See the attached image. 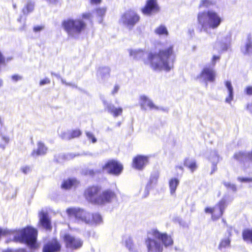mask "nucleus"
Wrapping results in <instances>:
<instances>
[{
	"label": "nucleus",
	"mask_w": 252,
	"mask_h": 252,
	"mask_svg": "<svg viewBox=\"0 0 252 252\" xmlns=\"http://www.w3.org/2000/svg\"><path fill=\"white\" fill-rule=\"evenodd\" d=\"M173 47V45H170L160 50L158 53H149L145 64L149 65L155 71H170L173 66L175 59Z\"/></svg>",
	"instance_id": "1"
},
{
	"label": "nucleus",
	"mask_w": 252,
	"mask_h": 252,
	"mask_svg": "<svg viewBox=\"0 0 252 252\" xmlns=\"http://www.w3.org/2000/svg\"><path fill=\"white\" fill-rule=\"evenodd\" d=\"M222 21L220 13L213 9L200 11L197 14L198 29L207 33H210L211 30L217 29Z\"/></svg>",
	"instance_id": "2"
},
{
	"label": "nucleus",
	"mask_w": 252,
	"mask_h": 252,
	"mask_svg": "<svg viewBox=\"0 0 252 252\" xmlns=\"http://www.w3.org/2000/svg\"><path fill=\"white\" fill-rule=\"evenodd\" d=\"M173 240L166 233H161L157 229L152 231L145 241L148 252H162L165 247L172 246Z\"/></svg>",
	"instance_id": "3"
},
{
	"label": "nucleus",
	"mask_w": 252,
	"mask_h": 252,
	"mask_svg": "<svg viewBox=\"0 0 252 252\" xmlns=\"http://www.w3.org/2000/svg\"><path fill=\"white\" fill-rule=\"evenodd\" d=\"M66 212L70 221L77 223H89L93 220L95 223L99 224L102 220L101 216L98 214L91 215L83 209L79 208H69Z\"/></svg>",
	"instance_id": "4"
},
{
	"label": "nucleus",
	"mask_w": 252,
	"mask_h": 252,
	"mask_svg": "<svg viewBox=\"0 0 252 252\" xmlns=\"http://www.w3.org/2000/svg\"><path fill=\"white\" fill-rule=\"evenodd\" d=\"M62 26L68 35L75 38L85 29L86 24L81 19H72L64 20Z\"/></svg>",
	"instance_id": "5"
},
{
	"label": "nucleus",
	"mask_w": 252,
	"mask_h": 252,
	"mask_svg": "<svg viewBox=\"0 0 252 252\" xmlns=\"http://www.w3.org/2000/svg\"><path fill=\"white\" fill-rule=\"evenodd\" d=\"M219 58V56H214L212 61V64L205 65L201 72L196 76V80L201 83H204L206 85L208 82H214L216 78V71L214 66L216 61Z\"/></svg>",
	"instance_id": "6"
},
{
	"label": "nucleus",
	"mask_w": 252,
	"mask_h": 252,
	"mask_svg": "<svg viewBox=\"0 0 252 252\" xmlns=\"http://www.w3.org/2000/svg\"><path fill=\"white\" fill-rule=\"evenodd\" d=\"M139 20V16L135 11L128 10L122 16L120 22L129 29H131Z\"/></svg>",
	"instance_id": "7"
},
{
	"label": "nucleus",
	"mask_w": 252,
	"mask_h": 252,
	"mask_svg": "<svg viewBox=\"0 0 252 252\" xmlns=\"http://www.w3.org/2000/svg\"><path fill=\"white\" fill-rule=\"evenodd\" d=\"M226 206L225 199L222 198L214 208L207 207L205 208V211L206 213L212 214V219L216 220L222 216Z\"/></svg>",
	"instance_id": "8"
},
{
	"label": "nucleus",
	"mask_w": 252,
	"mask_h": 252,
	"mask_svg": "<svg viewBox=\"0 0 252 252\" xmlns=\"http://www.w3.org/2000/svg\"><path fill=\"white\" fill-rule=\"evenodd\" d=\"M63 240L66 247L71 250H77L82 247L83 241L78 237H75L69 234L64 235Z\"/></svg>",
	"instance_id": "9"
},
{
	"label": "nucleus",
	"mask_w": 252,
	"mask_h": 252,
	"mask_svg": "<svg viewBox=\"0 0 252 252\" xmlns=\"http://www.w3.org/2000/svg\"><path fill=\"white\" fill-rule=\"evenodd\" d=\"M139 104L142 110H146L149 108L150 110H159L164 112L168 111V109L166 108L156 106L151 99L145 95H142L140 96Z\"/></svg>",
	"instance_id": "10"
},
{
	"label": "nucleus",
	"mask_w": 252,
	"mask_h": 252,
	"mask_svg": "<svg viewBox=\"0 0 252 252\" xmlns=\"http://www.w3.org/2000/svg\"><path fill=\"white\" fill-rule=\"evenodd\" d=\"M103 170H105L109 173L118 175H119L123 170L122 165L114 160L108 161L104 166H102Z\"/></svg>",
	"instance_id": "11"
},
{
	"label": "nucleus",
	"mask_w": 252,
	"mask_h": 252,
	"mask_svg": "<svg viewBox=\"0 0 252 252\" xmlns=\"http://www.w3.org/2000/svg\"><path fill=\"white\" fill-rule=\"evenodd\" d=\"M115 193L110 189H106L100 192L97 198L95 204L105 205L110 203L115 198Z\"/></svg>",
	"instance_id": "12"
},
{
	"label": "nucleus",
	"mask_w": 252,
	"mask_h": 252,
	"mask_svg": "<svg viewBox=\"0 0 252 252\" xmlns=\"http://www.w3.org/2000/svg\"><path fill=\"white\" fill-rule=\"evenodd\" d=\"M101 191V188L98 186H93L88 188L85 191L86 199L92 203L95 204Z\"/></svg>",
	"instance_id": "13"
},
{
	"label": "nucleus",
	"mask_w": 252,
	"mask_h": 252,
	"mask_svg": "<svg viewBox=\"0 0 252 252\" xmlns=\"http://www.w3.org/2000/svg\"><path fill=\"white\" fill-rule=\"evenodd\" d=\"M159 11V7L157 3V0H148L146 4L142 8V11L144 14L150 15L156 13Z\"/></svg>",
	"instance_id": "14"
},
{
	"label": "nucleus",
	"mask_w": 252,
	"mask_h": 252,
	"mask_svg": "<svg viewBox=\"0 0 252 252\" xmlns=\"http://www.w3.org/2000/svg\"><path fill=\"white\" fill-rule=\"evenodd\" d=\"M149 157L138 155L133 159L132 165L138 170H142L148 163Z\"/></svg>",
	"instance_id": "15"
},
{
	"label": "nucleus",
	"mask_w": 252,
	"mask_h": 252,
	"mask_svg": "<svg viewBox=\"0 0 252 252\" xmlns=\"http://www.w3.org/2000/svg\"><path fill=\"white\" fill-rule=\"evenodd\" d=\"M104 109L109 113L111 114L114 117H117L122 115L123 109L121 107L116 108L113 104L107 102L104 99H102Z\"/></svg>",
	"instance_id": "16"
},
{
	"label": "nucleus",
	"mask_w": 252,
	"mask_h": 252,
	"mask_svg": "<svg viewBox=\"0 0 252 252\" xmlns=\"http://www.w3.org/2000/svg\"><path fill=\"white\" fill-rule=\"evenodd\" d=\"M231 39V34L227 33L220 41L217 42L215 44V48L219 51H226L228 48Z\"/></svg>",
	"instance_id": "17"
},
{
	"label": "nucleus",
	"mask_w": 252,
	"mask_h": 252,
	"mask_svg": "<svg viewBox=\"0 0 252 252\" xmlns=\"http://www.w3.org/2000/svg\"><path fill=\"white\" fill-rule=\"evenodd\" d=\"M158 178V173H155L151 175L150 180L145 187L143 195L144 197H147L149 194L150 190L156 186Z\"/></svg>",
	"instance_id": "18"
},
{
	"label": "nucleus",
	"mask_w": 252,
	"mask_h": 252,
	"mask_svg": "<svg viewBox=\"0 0 252 252\" xmlns=\"http://www.w3.org/2000/svg\"><path fill=\"white\" fill-rule=\"evenodd\" d=\"M61 249V245L57 239H53L44 245L43 252H56Z\"/></svg>",
	"instance_id": "19"
},
{
	"label": "nucleus",
	"mask_w": 252,
	"mask_h": 252,
	"mask_svg": "<svg viewBox=\"0 0 252 252\" xmlns=\"http://www.w3.org/2000/svg\"><path fill=\"white\" fill-rule=\"evenodd\" d=\"M241 50L245 55L251 56L252 55V38L251 34L248 35L244 45L241 48Z\"/></svg>",
	"instance_id": "20"
},
{
	"label": "nucleus",
	"mask_w": 252,
	"mask_h": 252,
	"mask_svg": "<svg viewBox=\"0 0 252 252\" xmlns=\"http://www.w3.org/2000/svg\"><path fill=\"white\" fill-rule=\"evenodd\" d=\"M39 223L44 228L46 229H51V225L50 220L48 218L47 213L41 211L39 213Z\"/></svg>",
	"instance_id": "21"
},
{
	"label": "nucleus",
	"mask_w": 252,
	"mask_h": 252,
	"mask_svg": "<svg viewBox=\"0 0 252 252\" xmlns=\"http://www.w3.org/2000/svg\"><path fill=\"white\" fill-rule=\"evenodd\" d=\"M122 243L130 252H139L138 249L133 243L131 237L127 235H125L122 240Z\"/></svg>",
	"instance_id": "22"
},
{
	"label": "nucleus",
	"mask_w": 252,
	"mask_h": 252,
	"mask_svg": "<svg viewBox=\"0 0 252 252\" xmlns=\"http://www.w3.org/2000/svg\"><path fill=\"white\" fill-rule=\"evenodd\" d=\"M37 149L33 150L32 153L33 157L43 156L47 153L48 148L42 141H38Z\"/></svg>",
	"instance_id": "23"
},
{
	"label": "nucleus",
	"mask_w": 252,
	"mask_h": 252,
	"mask_svg": "<svg viewBox=\"0 0 252 252\" xmlns=\"http://www.w3.org/2000/svg\"><path fill=\"white\" fill-rule=\"evenodd\" d=\"M128 52L129 56L136 60L141 59L145 54L144 51L141 49H130Z\"/></svg>",
	"instance_id": "24"
},
{
	"label": "nucleus",
	"mask_w": 252,
	"mask_h": 252,
	"mask_svg": "<svg viewBox=\"0 0 252 252\" xmlns=\"http://www.w3.org/2000/svg\"><path fill=\"white\" fill-rule=\"evenodd\" d=\"M234 158L239 161L251 160H252V151L251 153L244 152L237 153L234 155Z\"/></svg>",
	"instance_id": "25"
},
{
	"label": "nucleus",
	"mask_w": 252,
	"mask_h": 252,
	"mask_svg": "<svg viewBox=\"0 0 252 252\" xmlns=\"http://www.w3.org/2000/svg\"><path fill=\"white\" fill-rule=\"evenodd\" d=\"M220 0H201L199 7L200 8H210L213 6H215L216 8H219L217 3Z\"/></svg>",
	"instance_id": "26"
},
{
	"label": "nucleus",
	"mask_w": 252,
	"mask_h": 252,
	"mask_svg": "<svg viewBox=\"0 0 252 252\" xmlns=\"http://www.w3.org/2000/svg\"><path fill=\"white\" fill-rule=\"evenodd\" d=\"M180 183L178 179L172 178L169 181V187L171 195L175 196L176 195V190Z\"/></svg>",
	"instance_id": "27"
},
{
	"label": "nucleus",
	"mask_w": 252,
	"mask_h": 252,
	"mask_svg": "<svg viewBox=\"0 0 252 252\" xmlns=\"http://www.w3.org/2000/svg\"><path fill=\"white\" fill-rule=\"evenodd\" d=\"M154 33L159 36H167L169 34L166 27L162 24L155 28Z\"/></svg>",
	"instance_id": "28"
},
{
	"label": "nucleus",
	"mask_w": 252,
	"mask_h": 252,
	"mask_svg": "<svg viewBox=\"0 0 252 252\" xmlns=\"http://www.w3.org/2000/svg\"><path fill=\"white\" fill-rule=\"evenodd\" d=\"M225 86L228 90V96L225 98V102L230 104L233 99V88L230 81H226L225 82Z\"/></svg>",
	"instance_id": "29"
},
{
	"label": "nucleus",
	"mask_w": 252,
	"mask_h": 252,
	"mask_svg": "<svg viewBox=\"0 0 252 252\" xmlns=\"http://www.w3.org/2000/svg\"><path fill=\"white\" fill-rule=\"evenodd\" d=\"M78 184L77 181L75 179H69L63 181L62 184V188L67 189L72 187H75Z\"/></svg>",
	"instance_id": "30"
},
{
	"label": "nucleus",
	"mask_w": 252,
	"mask_h": 252,
	"mask_svg": "<svg viewBox=\"0 0 252 252\" xmlns=\"http://www.w3.org/2000/svg\"><path fill=\"white\" fill-rule=\"evenodd\" d=\"M184 165L188 167L191 172H194L197 168L196 161L193 159L186 158L184 162Z\"/></svg>",
	"instance_id": "31"
},
{
	"label": "nucleus",
	"mask_w": 252,
	"mask_h": 252,
	"mask_svg": "<svg viewBox=\"0 0 252 252\" xmlns=\"http://www.w3.org/2000/svg\"><path fill=\"white\" fill-rule=\"evenodd\" d=\"M110 69L109 67L104 66L100 67L97 71V75L102 78H105L109 74Z\"/></svg>",
	"instance_id": "32"
},
{
	"label": "nucleus",
	"mask_w": 252,
	"mask_h": 252,
	"mask_svg": "<svg viewBox=\"0 0 252 252\" xmlns=\"http://www.w3.org/2000/svg\"><path fill=\"white\" fill-rule=\"evenodd\" d=\"M209 159L212 163L217 164L220 160V157L217 151L216 150L212 151L210 152Z\"/></svg>",
	"instance_id": "33"
},
{
	"label": "nucleus",
	"mask_w": 252,
	"mask_h": 252,
	"mask_svg": "<svg viewBox=\"0 0 252 252\" xmlns=\"http://www.w3.org/2000/svg\"><path fill=\"white\" fill-rule=\"evenodd\" d=\"M243 239L247 242L252 243V229H246L243 231Z\"/></svg>",
	"instance_id": "34"
},
{
	"label": "nucleus",
	"mask_w": 252,
	"mask_h": 252,
	"mask_svg": "<svg viewBox=\"0 0 252 252\" xmlns=\"http://www.w3.org/2000/svg\"><path fill=\"white\" fill-rule=\"evenodd\" d=\"M230 242L231 240L229 238L222 239L219 245V249L221 250L223 248H228L230 245Z\"/></svg>",
	"instance_id": "35"
},
{
	"label": "nucleus",
	"mask_w": 252,
	"mask_h": 252,
	"mask_svg": "<svg viewBox=\"0 0 252 252\" xmlns=\"http://www.w3.org/2000/svg\"><path fill=\"white\" fill-rule=\"evenodd\" d=\"M34 9V3L32 2H28L25 8L23 9V12L24 15H27L32 11Z\"/></svg>",
	"instance_id": "36"
},
{
	"label": "nucleus",
	"mask_w": 252,
	"mask_h": 252,
	"mask_svg": "<svg viewBox=\"0 0 252 252\" xmlns=\"http://www.w3.org/2000/svg\"><path fill=\"white\" fill-rule=\"evenodd\" d=\"M70 130L65 131H61L60 133V136L63 139L65 140H69L71 139V136H70Z\"/></svg>",
	"instance_id": "37"
},
{
	"label": "nucleus",
	"mask_w": 252,
	"mask_h": 252,
	"mask_svg": "<svg viewBox=\"0 0 252 252\" xmlns=\"http://www.w3.org/2000/svg\"><path fill=\"white\" fill-rule=\"evenodd\" d=\"M86 135L90 141H91L93 143H95L97 141V139L95 137L94 133L90 131H86Z\"/></svg>",
	"instance_id": "38"
},
{
	"label": "nucleus",
	"mask_w": 252,
	"mask_h": 252,
	"mask_svg": "<svg viewBox=\"0 0 252 252\" xmlns=\"http://www.w3.org/2000/svg\"><path fill=\"white\" fill-rule=\"evenodd\" d=\"M70 136H71V138H74L79 136L81 134V131L78 129H76L72 131H70Z\"/></svg>",
	"instance_id": "39"
},
{
	"label": "nucleus",
	"mask_w": 252,
	"mask_h": 252,
	"mask_svg": "<svg viewBox=\"0 0 252 252\" xmlns=\"http://www.w3.org/2000/svg\"><path fill=\"white\" fill-rule=\"evenodd\" d=\"M237 180L240 182L242 183H250L252 182V177L248 178V177H239L237 178Z\"/></svg>",
	"instance_id": "40"
},
{
	"label": "nucleus",
	"mask_w": 252,
	"mask_h": 252,
	"mask_svg": "<svg viewBox=\"0 0 252 252\" xmlns=\"http://www.w3.org/2000/svg\"><path fill=\"white\" fill-rule=\"evenodd\" d=\"M223 184L226 187L231 189V190H232L234 191H235L237 190L236 187L234 184H231L230 183H227V182H224Z\"/></svg>",
	"instance_id": "41"
},
{
	"label": "nucleus",
	"mask_w": 252,
	"mask_h": 252,
	"mask_svg": "<svg viewBox=\"0 0 252 252\" xmlns=\"http://www.w3.org/2000/svg\"><path fill=\"white\" fill-rule=\"evenodd\" d=\"M106 9L105 8H98L96 10L97 15L101 17L105 15Z\"/></svg>",
	"instance_id": "42"
},
{
	"label": "nucleus",
	"mask_w": 252,
	"mask_h": 252,
	"mask_svg": "<svg viewBox=\"0 0 252 252\" xmlns=\"http://www.w3.org/2000/svg\"><path fill=\"white\" fill-rule=\"evenodd\" d=\"M50 83V80L48 78H45L44 79L41 80L39 82L40 86H43L45 84H48Z\"/></svg>",
	"instance_id": "43"
},
{
	"label": "nucleus",
	"mask_w": 252,
	"mask_h": 252,
	"mask_svg": "<svg viewBox=\"0 0 252 252\" xmlns=\"http://www.w3.org/2000/svg\"><path fill=\"white\" fill-rule=\"evenodd\" d=\"M22 78H23L22 76H20L19 75L15 74V75L12 76V79L15 82L19 81V80H21L22 79Z\"/></svg>",
	"instance_id": "44"
},
{
	"label": "nucleus",
	"mask_w": 252,
	"mask_h": 252,
	"mask_svg": "<svg viewBox=\"0 0 252 252\" xmlns=\"http://www.w3.org/2000/svg\"><path fill=\"white\" fill-rule=\"evenodd\" d=\"M22 172L25 174H28L30 171V168L29 166H23L21 168Z\"/></svg>",
	"instance_id": "45"
},
{
	"label": "nucleus",
	"mask_w": 252,
	"mask_h": 252,
	"mask_svg": "<svg viewBox=\"0 0 252 252\" xmlns=\"http://www.w3.org/2000/svg\"><path fill=\"white\" fill-rule=\"evenodd\" d=\"M92 17L91 13L88 12L82 14V18L86 19H90Z\"/></svg>",
	"instance_id": "46"
},
{
	"label": "nucleus",
	"mask_w": 252,
	"mask_h": 252,
	"mask_svg": "<svg viewBox=\"0 0 252 252\" xmlns=\"http://www.w3.org/2000/svg\"><path fill=\"white\" fill-rule=\"evenodd\" d=\"M119 89H120V87L118 85H115L113 90L112 91V92H111L112 94L113 95H114L115 94L117 93Z\"/></svg>",
	"instance_id": "47"
},
{
	"label": "nucleus",
	"mask_w": 252,
	"mask_h": 252,
	"mask_svg": "<svg viewBox=\"0 0 252 252\" xmlns=\"http://www.w3.org/2000/svg\"><path fill=\"white\" fill-rule=\"evenodd\" d=\"M246 93L249 95L252 94V87H248L246 88Z\"/></svg>",
	"instance_id": "48"
},
{
	"label": "nucleus",
	"mask_w": 252,
	"mask_h": 252,
	"mask_svg": "<svg viewBox=\"0 0 252 252\" xmlns=\"http://www.w3.org/2000/svg\"><path fill=\"white\" fill-rule=\"evenodd\" d=\"M42 29H43V27L38 26H36V27H34L33 31L35 32H40Z\"/></svg>",
	"instance_id": "49"
},
{
	"label": "nucleus",
	"mask_w": 252,
	"mask_h": 252,
	"mask_svg": "<svg viewBox=\"0 0 252 252\" xmlns=\"http://www.w3.org/2000/svg\"><path fill=\"white\" fill-rule=\"evenodd\" d=\"M217 164L212 163V171L211 172V174H212L214 172L217 170Z\"/></svg>",
	"instance_id": "50"
},
{
	"label": "nucleus",
	"mask_w": 252,
	"mask_h": 252,
	"mask_svg": "<svg viewBox=\"0 0 252 252\" xmlns=\"http://www.w3.org/2000/svg\"><path fill=\"white\" fill-rule=\"evenodd\" d=\"M2 138L3 139V140L5 142V143H8V141H9V138L6 137V136H2Z\"/></svg>",
	"instance_id": "51"
},
{
	"label": "nucleus",
	"mask_w": 252,
	"mask_h": 252,
	"mask_svg": "<svg viewBox=\"0 0 252 252\" xmlns=\"http://www.w3.org/2000/svg\"><path fill=\"white\" fill-rule=\"evenodd\" d=\"M60 79H61V82H62V83L63 84H64V85H69V83L66 82L65 81V80H64L63 79L62 77H61Z\"/></svg>",
	"instance_id": "52"
},
{
	"label": "nucleus",
	"mask_w": 252,
	"mask_h": 252,
	"mask_svg": "<svg viewBox=\"0 0 252 252\" xmlns=\"http://www.w3.org/2000/svg\"><path fill=\"white\" fill-rule=\"evenodd\" d=\"M176 169L180 170L182 171V172H183L184 169L182 165H177V166H176Z\"/></svg>",
	"instance_id": "53"
},
{
	"label": "nucleus",
	"mask_w": 252,
	"mask_h": 252,
	"mask_svg": "<svg viewBox=\"0 0 252 252\" xmlns=\"http://www.w3.org/2000/svg\"><path fill=\"white\" fill-rule=\"evenodd\" d=\"M51 75L52 76H55V77H56L58 79H60L61 77L60 75H59V74H58L57 73H55L52 72L51 73Z\"/></svg>",
	"instance_id": "54"
},
{
	"label": "nucleus",
	"mask_w": 252,
	"mask_h": 252,
	"mask_svg": "<svg viewBox=\"0 0 252 252\" xmlns=\"http://www.w3.org/2000/svg\"><path fill=\"white\" fill-rule=\"evenodd\" d=\"M3 252H17V251H14V250H10V249H7V250H6L3 251Z\"/></svg>",
	"instance_id": "55"
},
{
	"label": "nucleus",
	"mask_w": 252,
	"mask_h": 252,
	"mask_svg": "<svg viewBox=\"0 0 252 252\" xmlns=\"http://www.w3.org/2000/svg\"><path fill=\"white\" fill-rule=\"evenodd\" d=\"M91 2L92 3H97L100 2V0H91Z\"/></svg>",
	"instance_id": "56"
},
{
	"label": "nucleus",
	"mask_w": 252,
	"mask_h": 252,
	"mask_svg": "<svg viewBox=\"0 0 252 252\" xmlns=\"http://www.w3.org/2000/svg\"><path fill=\"white\" fill-rule=\"evenodd\" d=\"M189 32L190 34H194V31L193 30H189Z\"/></svg>",
	"instance_id": "57"
},
{
	"label": "nucleus",
	"mask_w": 252,
	"mask_h": 252,
	"mask_svg": "<svg viewBox=\"0 0 252 252\" xmlns=\"http://www.w3.org/2000/svg\"><path fill=\"white\" fill-rule=\"evenodd\" d=\"M67 86H71L73 87H76V86L75 85V84H72L70 83H69V85H68Z\"/></svg>",
	"instance_id": "58"
},
{
	"label": "nucleus",
	"mask_w": 252,
	"mask_h": 252,
	"mask_svg": "<svg viewBox=\"0 0 252 252\" xmlns=\"http://www.w3.org/2000/svg\"><path fill=\"white\" fill-rule=\"evenodd\" d=\"M89 174L90 175H93L94 174V171L93 170H90L89 171Z\"/></svg>",
	"instance_id": "59"
},
{
	"label": "nucleus",
	"mask_w": 252,
	"mask_h": 252,
	"mask_svg": "<svg viewBox=\"0 0 252 252\" xmlns=\"http://www.w3.org/2000/svg\"><path fill=\"white\" fill-rule=\"evenodd\" d=\"M2 85V80L0 79V87H1Z\"/></svg>",
	"instance_id": "60"
},
{
	"label": "nucleus",
	"mask_w": 252,
	"mask_h": 252,
	"mask_svg": "<svg viewBox=\"0 0 252 252\" xmlns=\"http://www.w3.org/2000/svg\"><path fill=\"white\" fill-rule=\"evenodd\" d=\"M13 8H14V9H16V4L13 3Z\"/></svg>",
	"instance_id": "61"
},
{
	"label": "nucleus",
	"mask_w": 252,
	"mask_h": 252,
	"mask_svg": "<svg viewBox=\"0 0 252 252\" xmlns=\"http://www.w3.org/2000/svg\"><path fill=\"white\" fill-rule=\"evenodd\" d=\"M2 125V120L1 118L0 117V126Z\"/></svg>",
	"instance_id": "62"
},
{
	"label": "nucleus",
	"mask_w": 252,
	"mask_h": 252,
	"mask_svg": "<svg viewBox=\"0 0 252 252\" xmlns=\"http://www.w3.org/2000/svg\"><path fill=\"white\" fill-rule=\"evenodd\" d=\"M121 122H118V123H117V126H120V125H121Z\"/></svg>",
	"instance_id": "63"
},
{
	"label": "nucleus",
	"mask_w": 252,
	"mask_h": 252,
	"mask_svg": "<svg viewBox=\"0 0 252 252\" xmlns=\"http://www.w3.org/2000/svg\"><path fill=\"white\" fill-rule=\"evenodd\" d=\"M21 17L19 18L18 19V21H19V22L21 21Z\"/></svg>",
	"instance_id": "64"
}]
</instances>
